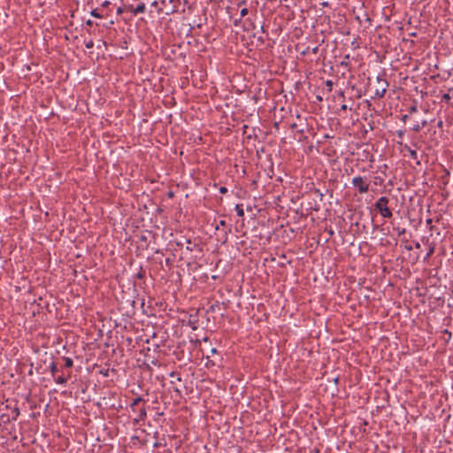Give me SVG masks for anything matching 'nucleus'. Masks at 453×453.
I'll return each instance as SVG.
<instances>
[{
  "label": "nucleus",
  "instance_id": "nucleus-1",
  "mask_svg": "<svg viewBox=\"0 0 453 453\" xmlns=\"http://www.w3.org/2000/svg\"><path fill=\"white\" fill-rule=\"evenodd\" d=\"M388 203L389 199L387 196H381L374 204L375 209L378 210L381 217L385 219H390L393 216L391 210L388 206Z\"/></svg>",
  "mask_w": 453,
  "mask_h": 453
},
{
  "label": "nucleus",
  "instance_id": "nucleus-2",
  "mask_svg": "<svg viewBox=\"0 0 453 453\" xmlns=\"http://www.w3.org/2000/svg\"><path fill=\"white\" fill-rule=\"evenodd\" d=\"M352 185L360 194H365L369 190L370 182L365 176H356L352 179Z\"/></svg>",
  "mask_w": 453,
  "mask_h": 453
},
{
  "label": "nucleus",
  "instance_id": "nucleus-3",
  "mask_svg": "<svg viewBox=\"0 0 453 453\" xmlns=\"http://www.w3.org/2000/svg\"><path fill=\"white\" fill-rule=\"evenodd\" d=\"M377 83L379 86L374 91V96L381 98L385 96L388 83L385 79H382L380 76L377 77Z\"/></svg>",
  "mask_w": 453,
  "mask_h": 453
},
{
  "label": "nucleus",
  "instance_id": "nucleus-4",
  "mask_svg": "<svg viewBox=\"0 0 453 453\" xmlns=\"http://www.w3.org/2000/svg\"><path fill=\"white\" fill-rule=\"evenodd\" d=\"M136 417L134 418V423L138 424L141 421H143L147 417V412L144 405L141 407H136V411L134 412Z\"/></svg>",
  "mask_w": 453,
  "mask_h": 453
},
{
  "label": "nucleus",
  "instance_id": "nucleus-5",
  "mask_svg": "<svg viewBox=\"0 0 453 453\" xmlns=\"http://www.w3.org/2000/svg\"><path fill=\"white\" fill-rule=\"evenodd\" d=\"M127 10L129 11L133 15L142 14L146 12V5L144 3H140L136 7L133 5L127 6Z\"/></svg>",
  "mask_w": 453,
  "mask_h": 453
},
{
  "label": "nucleus",
  "instance_id": "nucleus-6",
  "mask_svg": "<svg viewBox=\"0 0 453 453\" xmlns=\"http://www.w3.org/2000/svg\"><path fill=\"white\" fill-rule=\"evenodd\" d=\"M144 402H145V400L142 397H141V396H138V397L134 398L133 400V402L131 403V404H130V408L132 409V411L135 412L136 411V407L139 406V403H144Z\"/></svg>",
  "mask_w": 453,
  "mask_h": 453
},
{
  "label": "nucleus",
  "instance_id": "nucleus-7",
  "mask_svg": "<svg viewBox=\"0 0 453 453\" xmlns=\"http://www.w3.org/2000/svg\"><path fill=\"white\" fill-rule=\"evenodd\" d=\"M404 150H406L409 152L411 158H412L413 160H417L418 159V153H417L416 150H412L408 145H404Z\"/></svg>",
  "mask_w": 453,
  "mask_h": 453
},
{
  "label": "nucleus",
  "instance_id": "nucleus-8",
  "mask_svg": "<svg viewBox=\"0 0 453 453\" xmlns=\"http://www.w3.org/2000/svg\"><path fill=\"white\" fill-rule=\"evenodd\" d=\"M69 377H70V375H68V376H66V377H65V376L61 375V376H58V377H56V378L54 379V380H55V382H56L57 384H65V383L67 382V380H68Z\"/></svg>",
  "mask_w": 453,
  "mask_h": 453
},
{
  "label": "nucleus",
  "instance_id": "nucleus-9",
  "mask_svg": "<svg viewBox=\"0 0 453 453\" xmlns=\"http://www.w3.org/2000/svg\"><path fill=\"white\" fill-rule=\"evenodd\" d=\"M64 361H65V366L66 368H70L73 365V361L71 357H63Z\"/></svg>",
  "mask_w": 453,
  "mask_h": 453
},
{
  "label": "nucleus",
  "instance_id": "nucleus-10",
  "mask_svg": "<svg viewBox=\"0 0 453 453\" xmlns=\"http://www.w3.org/2000/svg\"><path fill=\"white\" fill-rule=\"evenodd\" d=\"M234 209L239 217H242L244 215V211L242 204H236Z\"/></svg>",
  "mask_w": 453,
  "mask_h": 453
},
{
  "label": "nucleus",
  "instance_id": "nucleus-11",
  "mask_svg": "<svg viewBox=\"0 0 453 453\" xmlns=\"http://www.w3.org/2000/svg\"><path fill=\"white\" fill-rule=\"evenodd\" d=\"M50 371L51 374L54 376L55 373L58 371L57 364L55 362H51L50 365Z\"/></svg>",
  "mask_w": 453,
  "mask_h": 453
},
{
  "label": "nucleus",
  "instance_id": "nucleus-12",
  "mask_svg": "<svg viewBox=\"0 0 453 453\" xmlns=\"http://www.w3.org/2000/svg\"><path fill=\"white\" fill-rule=\"evenodd\" d=\"M349 55H346L341 62V65L347 67L349 65Z\"/></svg>",
  "mask_w": 453,
  "mask_h": 453
},
{
  "label": "nucleus",
  "instance_id": "nucleus-13",
  "mask_svg": "<svg viewBox=\"0 0 453 453\" xmlns=\"http://www.w3.org/2000/svg\"><path fill=\"white\" fill-rule=\"evenodd\" d=\"M426 121H423L422 126H420V125H418H418H415V126L412 127V130H413V131H415V132H418V131H420V130H421V128H422L423 127H425V126H426Z\"/></svg>",
  "mask_w": 453,
  "mask_h": 453
},
{
  "label": "nucleus",
  "instance_id": "nucleus-14",
  "mask_svg": "<svg viewBox=\"0 0 453 453\" xmlns=\"http://www.w3.org/2000/svg\"><path fill=\"white\" fill-rule=\"evenodd\" d=\"M333 85H334V83H333V81H332L331 80H327V81H326V87L327 88V90H328L329 92H330V91H332V89H333Z\"/></svg>",
  "mask_w": 453,
  "mask_h": 453
},
{
  "label": "nucleus",
  "instance_id": "nucleus-15",
  "mask_svg": "<svg viewBox=\"0 0 453 453\" xmlns=\"http://www.w3.org/2000/svg\"><path fill=\"white\" fill-rule=\"evenodd\" d=\"M85 47L87 49H92L94 47V42L92 40H88L87 42H85Z\"/></svg>",
  "mask_w": 453,
  "mask_h": 453
},
{
  "label": "nucleus",
  "instance_id": "nucleus-16",
  "mask_svg": "<svg viewBox=\"0 0 453 453\" xmlns=\"http://www.w3.org/2000/svg\"><path fill=\"white\" fill-rule=\"evenodd\" d=\"M90 14H91V16H93L95 18H101L102 17V15L99 14L96 10H92L90 12Z\"/></svg>",
  "mask_w": 453,
  "mask_h": 453
},
{
  "label": "nucleus",
  "instance_id": "nucleus-17",
  "mask_svg": "<svg viewBox=\"0 0 453 453\" xmlns=\"http://www.w3.org/2000/svg\"><path fill=\"white\" fill-rule=\"evenodd\" d=\"M441 100L442 101H445L446 103H449V101L450 100V96L449 94L446 93L442 96L441 97Z\"/></svg>",
  "mask_w": 453,
  "mask_h": 453
},
{
  "label": "nucleus",
  "instance_id": "nucleus-18",
  "mask_svg": "<svg viewBox=\"0 0 453 453\" xmlns=\"http://www.w3.org/2000/svg\"><path fill=\"white\" fill-rule=\"evenodd\" d=\"M248 13H249V10H248L247 8H242V9L241 10V16H242V17L246 16Z\"/></svg>",
  "mask_w": 453,
  "mask_h": 453
},
{
  "label": "nucleus",
  "instance_id": "nucleus-19",
  "mask_svg": "<svg viewBox=\"0 0 453 453\" xmlns=\"http://www.w3.org/2000/svg\"><path fill=\"white\" fill-rule=\"evenodd\" d=\"M220 226H226V221H225V220H223V219H222V220H219V224H218V225H217V226H216V229H218V230H219Z\"/></svg>",
  "mask_w": 453,
  "mask_h": 453
},
{
  "label": "nucleus",
  "instance_id": "nucleus-20",
  "mask_svg": "<svg viewBox=\"0 0 453 453\" xmlns=\"http://www.w3.org/2000/svg\"><path fill=\"white\" fill-rule=\"evenodd\" d=\"M416 111H418V108H417V106H416V105H412V106L410 108V110H409V112H410V113H414V112H416Z\"/></svg>",
  "mask_w": 453,
  "mask_h": 453
},
{
  "label": "nucleus",
  "instance_id": "nucleus-21",
  "mask_svg": "<svg viewBox=\"0 0 453 453\" xmlns=\"http://www.w3.org/2000/svg\"><path fill=\"white\" fill-rule=\"evenodd\" d=\"M227 192V188L226 187H220L219 188V193L220 194H226Z\"/></svg>",
  "mask_w": 453,
  "mask_h": 453
},
{
  "label": "nucleus",
  "instance_id": "nucleus-22",
  "mask_svg": "<svg viewBox=\"0 0 453 453\" xmlns=\"http://www.w3.org/2000/svg\"><path fill=\"white\" fill-rule=\"evenodd\" d=\"M398 232V235H402L405 233V228L400 229L399 227L395 228Z\"/></svg>",
  "mask_w": 453,
  "mask_h": 453
},
{
  "label": "nucleus",
  "instance_id": "nucleus-23",
  "mask_svg": "<svg viewBox=\"0 0 453 453\" xmlns=\"http://www.w3.org/2000/svg\"><path fill=\"white\" fill-rule=\"evenodd\" d=\"M150 364H151V365H157V359L152 358V359L150 360Z\"/></svg>",
  "mask_w": 453,
  "mask_h": 453
},
{
  "label": "nucleus",
  "instance_id": "nucleus-24",
  "mask_svg": "<svg viewBox=\"0 0 453 453\" xmlns=\"http://www.w3.org/2000/svg\"><path fill=\"white\" fill-rule=\"evenodd\" d=\"M109 4H110V2L106 0V1H104V2L102 4V6H103V7H107Z\"/></svg>",
  "mask_w": 453,
  "mask_h": 453
},
{
  "label": "nucleus",
  "instance_id": "nucleus-25",
  "mask_svg": "<svg viewBox=\"0 0 453 453\" xmlns=\"http://www.w3.org/2000/svg\"><path fill=\"white\" fill-rule=\"evenodd\" d=\"M338 96H341V97H342V98H344V91L340 90V91L338 92Z\"/></svg>",
  "mask_w": 453,
  "mask_h": 453
},
{
  "label": "nucleus",
  "instance_id": "nucleus-26",
  "mask_svg": "<svg viewBox=\"0 0 453 453\" xmlns=\"http://www.w3.org/2000/svg\"><path fill=\"white\" fill-rule=\"evenodd\" d=\"M86 25H87V26H92V25H93V21H92V20H90V19H88V20L86 21Z\"/></svg>",
  "mask_w": 453,
  "mask_h": 453
},
{
  "label": "nucleus",
  "instance_id": "nucleus-27",
  "mask_svg": "<svg viewBox=\"0 0 453 453\" xmlns=\"http://www.w3.org/2000/svg\"><path fill=\"white\" fill-rule=\"evenodd\" d=\"M122 12H123V9H122V7H119V8H118V10H117V13H118V14H120V13H122Z\"/></svg>",
  "mask_w": 453,
  "mask_h": 453
},
{
  "label": "nucleus",
  "instance_id": "nucleus-28",
  "mask_svg": "<svg viewBox=\"0 0 453 453\" xmlns=\"http://www.w3.org/2000/svg\"><path fill=\"white\" fill-rule=\"evenodd\" d=\"M432 222H433L432 219H427L426 221V225H431Z\"/></svg>",
  "mask_w": 453,
  "mask_h": 453
},
{
  "label": "nucleus",
  "instance_id": "nucleus-29",
  "mask_svg": "<svg viewBox=\"0 0 453 453\" xmlns=\"http://www.w3.org/2000/svg\"><path fill=\"white\" fill-rule=\"evenodd\" d=\"M407 119H408V115H406V114L402 117V120L404 122L407 120Z\"/></svg>",
  "mask_w": 453,
  "mask_h": 453
},
{
  "label": "nucleus",
  "instance_id": "nucleus-30",
  "mask_svg": "<svg viewBox=\"0 0 453 453\" xmlns=\"http://www.w3.org/2000/svg\"><path fill=\"white\" fill-rule=\"evenodd\" d=\"M296 127H297V125L296 123H293L290 125L291 129H295V128H296Z\"/></svg>",
  "mask_w": 453,
  "mask_h": 453
},
{
  "label": "nucleus",
  "instance_id": "nucleus-31",
  "mask_svg": "<svg viewBox=\"0 0 453 453\" xmlns=\"http://www.w3.org/2000/svg\"><path fill=\"white\" fill-rule=\"evenodd\" d=\"M216 353H217V349H216L215 348H212V349H211V354H212V355H213V354H216Z\"/></svg>",
  "mask_w": 453,
  "mask_h": 453
},
{
  "label": "nucleus",
  "instance_id": "nucleus-32",
  "mask_svg": "<svg viewBox=\"0 0 453 453\" xmlns=\"http://www.w3.org/2000/svg\"><path fill=\"white\" fill-rule=\"evenodd\" d=\"M341 110H342V111H346V110H347V105H346V104H342V105L341 106Z\"/></svg>",
  "mask_w": 453,
  "mask_h": 453
},
{
  "label": "nucleus",
  "instance_id": "nucleus-33",
  "mask_svg": "<svg viewBox=\"0 0 453 453\" xmlns=\"http://www.w3.org/2000/svg\"><path fill=\"white\" fill-rule=\"evenodd\" d=\"M414 246H415L416 249H419L420 248V244L418 242L414 243Z\"/></svg>",
  "mask_w": 453,
  "mask_h": 453
},
{
  "label": "nucleus",
  "instance_id": "nucleus-34",
  "mask_svg": "<svg viewBox=\"0 0 453 453\" xmlns=\"http://www.w3.org/2000/svg\"><path fill=\"white\" fill-rule=\"evenodd\" d=\"M403 131H398V132H397V135H398L399 137H402V136H403Z\"/></svg>",
  "mask_w": 453,
  "mask_h": 453
},
{
  "label": "nucleus",
  "instance_id": "nucleus-35",
  "mask_svg": "<svg viewBox=\"0 0 453 453\" xmlns=\"http://www.w3.org/2000/svg\"><path fill=\"white\" fill-rule=\"evenodd\" d=\"M14 413H16V417L19 416V409L16 408L15 411H14Z\"/></svg>",
  "mask_w": 453,
  "mask_h": 453
},
{
  "label": "nucleus",
  "instance_id": "nucleus-36",
  "mask_svg": "<svg viewBox=\"0 0 453 453\" xmlns=\"http://www.w3.org/2000/svg\"><path fill=\"white\" fill-rule=\"evenodd\" d=\"M434 252V248H432L430 250H428L427 256H430Z\"/></svg>",
  "mask_w": 453,
  "mask_h": 453
},
{
  "label": "nucleus",
  "instance_id": "nucleus-37",
  "mask_svg": "<svg viewBox=\"0 0 453 453\" xmlns=\"http://www.w3.org/2000/svg\"><path fill=\"white\" fill-rule=\"evenodd\" d=\"M170 376H171V377H173V379H175V376H177V375H176L174 372H172V373L170 374Z\"/></svg>",
  "mask_w": 453,
  "mask_h": 453
},
{
  "label": "nucleus",
  "instance_id": "nucleus-38",
  "mask_svg": "<svg viewBox=\"0 0 453 453\" xmlns=\"http://www.w3.org/2000/svg\"><path fill=\"white\" fill-rule=\"evenodd\" d=\"M170 376H171V377H173V379H175V376H177V375H176L174 372H172V373L170 374Z\"/></svg>",
  "mask_w": 453,
  "mask_h": 453
},
{
  "label": "nucleus",
  "instance_id": "nucleus-39",
  "mask_svg": "<svg viewBox=\"0 0 453 453\" xmlns=\"http://www.w3.org/2000/svg\"><path fill=\"white\" fill-rule=\"evenodd\" d=\"M322 6H327L328 5V3L327 2H324L321 4Z\"/></svg>",
  "mask_w": 453,
  "mask_h": 453
},
{
  "label": "nucleus",
  "instance_id": "nucleus-40",
  "mask_svg": "<svg viewBox=\"0 0 453 453\" xmlns=\"http://www.w3.org/2000/svg\"><path fill=\"white\" fill-rule=\"evenodd\" d=\"M159 446H160V443H158V442H155V443H154V447H156V448H157V447H159Z\"/></svg>",
  "mask_w": 453,
  "mask_h": 453
},
{
  "label": "nucleus",
  "instance_id": "nucleus-41",
  "mask_svg": "<svg viewBox=\"0 0 453 453\" xmlns=\"http://www.w3.org/2000/svg\"><path fill=\"white\" fill-rule=\"evenodd\" d=\"M312 51L313 53H316L318 51V47H315Z\"/></svg>",
  "mask_w": 453,
  "mask_h": 453
},
{
  "label": "nucleus",
  "instance_id": "nucleus-42",
  "mask_svg": "<svg viewBox=\"0 0 453 453\" xmlns=\"http://www.w3.org/2000/svg\"><path fill=\"white\" fill-rule=\"evenodd\" d=\"M168 196H169L170 197H172V196H173V192H169Z\"/></svg>",
  "mask_w": 453,
  "mask_h": 453
},
{
  "label": "nucleus",
  "instance_id": "nucleus-43",
  "mask_svg": "<svg viewBox=\"0 0 453 453\" xmlns=\"http://www.w3.org/2000/svg\"><path fill=\"white\" fill-rule=\"evenodd\" d=\"M441 125H442V121H440V122L438 123V126H439V127H441Z\"/></svg>",
  "mask_w": 453,
  "mask_h": 453
},
{
  "label": "nucleus",
  "instance_id": "nucleus-44",
  "mask_svg": "<svg viewBox=\"0 0 453 453\" xmlns=\"http://www.w3.org/2000/svg\"><path fill=\"white\" fill-rule=\"evenodd\" d=\"M156 4H157V1H154V2L152 3V5H156Z\"/></svg>",
  "mask_w": 453,
  "mask_h": 453
},
{
  "label": "nucleus",
  "instance_id": "nucleus-45",
  "mask_svg": "<svg viewBox=\"0 0 453 453\" xmlns=\"http://www.w3.org/2000/svg\"><path fill=\"white\" fill-rule=\"evenodd\" d=\"M406 249H407L408 250H411V246H410V247H406Z\"/></svg>",
  "mask_w": 453,
  "mask_h": 453
},
{
  "label": "nucleus",
  "instance_id": "nucleus-46",
  "mask_svg": "<svg viewBox=\"0 0 453 453\" xmlns=\"http://www.w3.org/2000/svg\"><path fill=\"white\" fill-rule=\"evenodd\" d=\"M261 30H262V32H265V29H264L263 26L261 27Z\"/></svg>",
  "mask_w": 453,
  "mask_h": 453
}]
</instances>
